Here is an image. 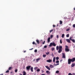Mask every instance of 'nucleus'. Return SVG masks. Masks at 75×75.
Segmentation results:
<instances>
[{"label":"nucleus","instance_id":"nucleus-1","mask_svg":"<svg viewBox=\"0 0 75 75\" xmlns=\"http://www.w3.org/2000/svg\"><path fill=\"white\" fill-rule=\"evenodd\" d=\"M75 61V57L73 58L72 59H68V64H70L71 62H74Z\"/></svg>","mask_w":75,"mask_h":75},{"label":"nucleus","instance_id":"nucleus-2","mask_svg":"<svg viewBox=\"0 0 75 75\" xmlns=\"http://www.w3.org/2000/svg\"><path fill=\"white\" fill-rule=\"evenodd\" d=\"M56 45V44H55V43L53 42V43H50V45H49V47H52V46H54V47H55V46Z\"/></svg>","mask_w":75,"mask_h":75},{"label":"nucleus","instance_id":"nucleus-3","mask_svg":"<svg viewBox=\"0 0 75 75\" xmlns=\"http://www.w3.org/2000/svg\"><path fill=\"white\" fill-rule=\"evenodd\" d=\"M62 52V47H59V50L58 51V52L59 53H61Z\"/></svg>","mask_w":75,"mask_h":75},{"label":"nucleus","instance_id":"nucleus-4","mask_svg":"<svg viewBox=\"0 0 75 75\" xmlns=\"http://www.w3.org/2000/svg\"><path fill=\"white\" fill-rule=\"evenodd\" d=\"M30 68H31V66H27L26 67V70L27 71H29L30 69Z\"/></svg>","mask_w":75,"mask_h":75},{"label":"nucleus","instance_id":"nucleus-5","mask_svg":"<svg viewBox=\"0 0 75 75\" xmlns=\"http://www.w3.org/2000/svg\"><path fill=\"white\" fill-rule=\"evenodd\" d=\"M65 51L66 52H68L69 51V50L67 47L65 48Z\"/></svg>","mask_w":75,"mask_h":75},{"label":"nucleus","instance_id":"nucleus-6","mask_svg":"<svg viewBox=\"0 0 75 75\" xmlns=\"http://www.w3.org/2000/svg\"><path fill=\"white\" fill-rule=\"evenodd\" d=\"M62 54V57L63 58L65 59L66 57H65V54H64V53H63Z\"/></svg>","mask_w":75,"mask_h":75},{"label":"nucleus","instance_id":"nucleus-7","mask_svg":"<svg viewBox=\"0 0 75 75\" xmlns=\"http://www.w3.org/2000/svg\"><path fill=\"white\" fill-rule=\"evenodd\" d=\"M46 73H47V75H50V73H51L49 71H46Z\"/></svg>","mask_w":75,"mask_h":75},{"label":"nucleus","instance_id":"nucleus-8","mask_svg":"<svg viewBox=\"0 0 75 75\" xmlns=\"http://www.w3.org/2000/svg\"><path fill=\"white\" fill-rule=\"evenodd\" d=\"M45 67H46V68H47V69H48V70H50V69H50V67H48V66H45Z\"/></svg>","mask_w":75,"mask_h":75},{"label":"nucleus","instance_id":"nucleus-9","mask_svg":"<svg viewBox=\"0 0 75 75\" xmlns=\"http://www.w3.org/2000/svg\"><path fill=\"white\" fill-rule=\"evenodd\" d=\"M41 59V58H39L37 59H36V62H38L39 61H40Z\"/></svg>","mask_w":75,"mask_h":75},{"label":"nucleus","instance_id":"nucleus-10","mask_svg":"<svg viewBox=\"0 0 75 75\" xmlns=\"http://www.w3.org/2000/svg\"><path fill=\"white\" fill-rule=\"evenodd\" d=\"M46 61L47 62H52V60L49 59V60H47Z\"/></svg>","mask_w":75,"mask_h":75},{"label":"nucleus","instance_id":"nucleus-11","mask_svg":"<svg viewBox=\"0 0 75 75\" xmlns=\"http://www.w3.org/2000/svg\"><path fill=\"white\" fill-rule=\"evenodd\" d=\"M49 67H50V68H54V66L52 64H51L50 66Z\"/></svg>","mask_w":75,"mask_h":75},{"label":"nucleus","instance_id":"nucleus-12","mask_svg":"<svg viewBox=\"0 0 75 75\" xmlns=\"http://www.w3.org/2000/svg\"><path fill=\"white\" fill-rule=\"evenodd\" d=\"M66 40L67 42H69V43H70V40L69 39H67Z\"/></svg>","mask_w":75,"mask_h":75},{"label":"nucleus","instance_id":"nucleus-13","mask_svg":"<svg viewBox=\"0 0 75 75\" xmlns=\"http://www.w3.org/2000/svg\"><path fill=\"white\" fill-rule=\"evenodd\" d=\"M75 65V63H72L71 65V67L72 68V67H74Z\"/></svg>","mask_w":75,"mask_h":75},{"label":"nucleus","instance_id":"nucleus-14","mask_svg":"<svg viewBox=\"0 0 75 75\" xmlns=\"http://www.w3.org/2000/svg\"><path fill=\"white\" fill-rule=\"evenodd\" d=\"M30 69L31 72H33V67H32Z\"/></svg>","mask_w":75,"mask_h":75},{"label":"nucleus","instance_id":"nucleus-15","mask_svg":"<svg viewBox=\"0 0 75 75\" xmlns=\"http://www.w3.org/2000/svg\"><path fill=\"white\" fill-rule=\"evenodd\" d=\"M50 41V38L49 37L47 39V42H49Z\"/></svg>","mask_w":75,"mask_h":75},{"label":"nucleus","instance_id":"nucleus-16","mask_svg":"<svg viewBox=\"0 0 75 75\" xmlns=\"http://www.w3.org/2000/svg\"><path fill=\"white\" fill-rule=\"evenodd\" d=\"M55 57H54L53 58V62H55Z\"/></svg>","mask_w":75,"mask_h":75},{"label":"nucleus","instance_id":"nucleus-17","mask_svg":"<svg viewBox=\"0 0 75 75\" xmlns=\"http://www.w3.org/2000/svg\"><path fill=\"white\" fill-rule=\"evenodd\" d=\"M59 63H57V64H53V65L54 67H56V66H57V65H59Z\"/></svg>","mask_w":75,"mask_h":75},{"label":"nucleus","instance_id":"nucleus-18","mask_svg":"<svg viewBox=\"0 0 75 75\" xmlns=\"http://www.w3.org/2000/svg\"><path fill=\"white\" fill-rule=\"evenodd\" d=\"M23 75H26V73L25 71H23Z\"/></svg>","mask_w":75,"mask_h":75},{"label":"nucleus","instance_id":"nucleus-19","mask_svg":"<svg viewBox=\"0 0 75 75\" xmlns=\"http://www.w3.org/2000/svg\"><path fill=\"white\" fill-rule=\"evenodd\" d=\"M59 22H60V25H61V24H62V21H60Z\"/></svg>","mask_w":75,"mask_h":75},{"label":"nucleus","instance_id":"nucleus-20","mask_svg":"<svg viewBox=\"0 0 75 75\" xmlns=\"http://www.w3.org/2000/svg\"><path fill=\"white\" fill-rule=\"evenodd\" d=\"M71 41H72L73 42H74V43H75V40L74 39H72Z\"/></svg>","mask_w":75,"mask_h":75},{"label":"nucleus","instance_id":"nucleus-21","mask_svg":"<svg viewBox=\"0 0 75 75\" xmlns=\"http://www.w3.org/2000/svg\"><path fill=\"white\" fill-rule=\"evenodd\" d=\"M46 56H47V55L45 54H43V57H44V58H45V57H46Z\"/></svg>","mask_w":75,"mask_h":75},{"label":"nucleus","instance_id":"nucleus-22","mask_svg":"<svg viewBox=\"0 0 75 75\" xmlns=\"http://www.w3.org/2000/svg\"><path fill=\"white\" fill-rule=\"evenodd\" d=\"M38 68L37 67H35L34 68V69L35 70V71H36L37 70V69H38Z\"/></svg>","mask_w":75,"mask_h":75},{"label":"nucleus","instance_id":"nucleus-23","mask_svg":"<svg viewBox=\"0 0 75 75\" xmlns=\"http://www.w3.org/2000/svg\"><path fill=\"white\" fill-rule=\"evenodd\" d=\"M64 36H65V35H64V34H62V38H64Z\"/></svg>","mask_w":75,"mask_h":75},{"label":"nucleus","instance_id":"nucleus-24","mask_svg":"<svg viewBox=\"0 0 75 75\" xmlns=\"http://www.w3.org/2000/svg\"><path fill=\"white\" fill-rule=\"evenodd\" d=\"M66 37L67 38L69 37V34H68L67 35Z\"/></svg>","mask_w":75,"mask_h":75},{"label":"nucleus","instance_id":"nucleus-25","mask_svg":"<svg viewBox=\"0 0 75 75\" xmlns=\"http://www.w3.org/2000/svg\"><path fill=\"white\" fill-rule=\"evenodd\" d=\"M53 30H54V29H51V30H50V33H51V32H52V31H53Z\"/></svg>","mask_w":75,"mask_h":75},{"label":"nucleus","instance_id":"nucleus-26","mask_svg":"<svg viewBox=\"0 0 75 75\" xmlns=\"http://www.w3.org/2000/svg\"><path fill=\"white\" fill-rule=\"evenodd\" d=\"M37 72H40V69H38L37 70Z\"/></svg>","mask_w":75,"mask_h":75},{"label":"nucleus","instance_id":"nucleus-27","mask_svg":"<svg viewBox=\"0 0 75 75\" xmlns=\"http://www.w3.org/2000/svg\"><path fill=\"white\" fill-rule=\"evenodd\" d=\"M59 71L57 70L56 71V74H58V73H59Z\"/></svg>","mask_w":75,"mask_h":75},{"label":"nucleus","instance_id":"nucleus-28","mask_svg":"<svg viewBox=\"0 0 75 75\" xmlns=\"http://www.w3.org/2000/svg\"><path fill=\"white\" fill-rule=\"evenodd\" d=\"M34 52H35V53L37 52V49H35L34 50Z\"/></svg>","mask_w":75,"mask_h":75},{"label":"nucleus","instance_id":"nucleus-29","mask_svg":"<svg viewBox=\"0 0 75 75\" xmlns=\"http://www.w3.org/2000/svg\"><path fill=\"white\" fill-rule=\"evenodd\" d=\"M56 60H58L59 59V57H57L56 58Z\"/></svg>","mask_w":75,"mask_h":75},{"label":"nucleus","instance_id":"nucleus-30","mask_svg":"<svg viewBox=\"0 0 75 75\" xmlns=\"http://www.w3.org/2000/svg\"><path fill=\"white\" fill-rule=\"evenodd\" d=\"M54 50H55V48H54V47H52V51H53Z\"/></svg>","mask_w":75,"mask_h":75},{"label":"nucleus","instance_id":"nucleus-31","mask_svg":"<svg viewBox=\"0 0 75 75\" xmlns=\"http://www.w3.org/2000/svg\"><path fill=\"white\" fill-rule=\"evenodd\" d=\"M60 44H62V40H60Z\"/></svg>","mask_w":75,"mask_h":75},{"label":"nucleus","instance_id":"nucleus-32","mask_svg":"<svg viewBox=\"0 0 75 75\" xmlns=\"http://www.w3.org/2000/svg\"><path fill=\"white\" fill-rule=\"evenodd\" d=\"M59 61L57 60V61H56V64H57V63H58H58H59Z\"/></svg>","mask_w":75,"mask_h":75},{"label":"nucleus","instance_id":"nucleus-33","mask_svg":"<svg viewBox=\"0 0 75 75\" xmlns=\"http://www.w3.org/2000/svg\"><path fill=\"white\" fill-rule=\"evenodd\" d=\"M46 54L47 55H48L50 54V52H46Z\"/></svg>","mask_w":75,"mask_h":75},{"label":"nucleus","instance_id":"nucleus-34","mask_svg":"<svg viewBox=\"0 0 75 75\" xmlns=\"http://www.w3.org/2000/svg\"><path fill=\"white\" fill-rule=\"evenodd\" d=\"M53 35H51V36H50V37H51V38H52V37H53Z\"/></svg>","mask_w":75,"mask_h":75},{"label":"nucleus","instance_id":"nucleus-35","mask_svg":"<svg viewBox=\"0 0 75 75\" xmlns=\"http://www.w3.org/2000/svg\"><path fill=\"white\" fill-rule=\"evenodd\" d=\"M51 55H52V57H54V54H53V53H52V54H51Z\"/></svg>","mask_w":75,"mask_h":75},{"label":"nucleus","instance_id":"nucleus-36","mask_svg":"<svg viewBox=\"0 0 75 75\" xmlns=\"http://www.w3.org/2000/svg\"><path fill=\"white\" fill-rule=\"evenodd\" d=\"M69 31V28H68L66 30V31Z\"/></svg>","mask_w":75,"mask_h":75},{"label":"nucleus","instance_id":"nucleus-37","mask_svg":"<svg viewBox=\"0 0 75 75\" xmlns=\"http://www.w3.org/2000/svg\"><path fill=\"white\" fill-rule=\"evenodd\" d=\"M72 40V37H70V38H69V40L71 41Z\"/></svg>","mask_w":75,"mask_h":75},{"label":"nucleus","instance_id":"nucleus-38","mask_svg":"<svg viewBox=\"0 0 75 75\" xmlns=\"http://www.w3.org/2000/svg\"><path fill=\"white\" fill-rule=\"evenodd\" d=\"M59 50V47H56V50L58 51Z\"/></svg>","mask_w":75,"mask_h":75},{"label":"nucleus","instance_id":"nucleus-39","mask_svg":"<svg viewBox=\"0 0 75 75\" xmlns=\"http://www.w3.org/2000/svg\"><path fill=\"white\" fill-rule=\"evenodd\" d=\"M73 27L74 28H75V24H73Z\"/></svg>","mask_w":75,"mask_h":75},{"label":"nucleus","instance_id":"nucleus-40","mask_svg":"<svg viewBox=\"0 0 75 75\" xmlns=\"http://www.w3.org/2000/svg\"><path fill=\"white\" fill-rule=\"evenodd\" d=\"M57 39L59 38V35H57Z\"/></svg>","mask_w":75,"mask_h":75},{"label":"nucleus","instance_id":"nucleus-41","mask_svg":"<svg viewBox=\"0 0 75 75\" xmlns=\"http://www.w3.org/2000/svg\"><path fill=\"white\" fill-rule=\"evenodd\" d=\"M37 43L38 44L40 43V42L39 41V40H37Z\"/></svg>","mask_w":75,"mask_h":75},{"label":"nucleus","instance_id":"nucleus-42","mask_svg":"<svg viewBox=\"0 0 75 75\" xmlns=\"http://www.w3.org/2000/svg\"><path fill=\"white\" fill-rule=\"evenodd\" d=\"M11 67H10L8 68V70H11Z\"/></svg>","mask_w":75,"mask_h":75},{"label":"nucleus","instance_id":"nucleus-43","mask_svg":"<svg viewBox=\"0 0 75 75\" xmlns=\"http://www.w3.org/2000/svg\"><path fill=\"white\" fill-rule=\"evenodd\" d=\"M6 73H8L9 72V70H7L6 71Z\"/></svg>","mask_w":75,"mask_h":75},{"label":"nucleus","instance_id":"nucleus-44","mask_svg":"<svg viewBox=\"0 0 75 75\" xmlns=\"http://www.w3.org/2000/svg\"><path fill=\"white\" fill-rule=\"evenodd\" d=\"M18 70L17 69H16L15 70V72H17Z\"/></svg>","mask_w":75,"mask_h":75},{"label":"nucleus","instance_id":"nucleus-45","mask_svg":"<svg viewBox=\"0 0 75 75\" xmlns=\"http://www.w3.org/2000/svg\"><path fill=\"white\" fill-rule=\"evenodd\" d=\"M68 75H72V74L71 73H69L68 74Z\"/></svg>","mask_w":75,"mask_h":75},{"label":"nucleus","instance_id":"nucleus-46","mask_svg":"<svg viewBox=\"0 0 75 75\" xmlns=\"http://www.w3.org/2000/svg\"><path fill=\"white\" fill-rule=\"evenodd\" d=\"M45 41H44L42 43V44H45Z\"/></svg>","mask_w":75,"mask_h":75},{"label":"nucleus","instance_id":"nucleus-47","mask_svg":"<svg viewBox=\"0 0 75 75\" xmlns=\"http://www.w3.org/2000/svg\"><path fill=\"white\" fill-rule=\"evenodd\" d=\"M41 71H42V73H44V71L42 70Z\"/></svg>","mask_w":75,"mask_h":75},{"label":"nucleus","instance_id":"nucleus-48","mask_svg":"<svg viewBox=\"0 0 75 75\" xmlns=\"http://www.w3.org/2000/svg\"><path fill=\"white\" fill-rule=\"evenodd\" d=\"M33 48H32V49H29V50H33Z\"/></svg>","mask_w":75,"mask_h":75},{"label":"nucleus","instance_id":"nucleus-49","mask_svg":"<svg viewBox=\"0 0 75 75\" xmlns=\"http://www.w3.org/2000/svg\"><path fill=\"white\" fill-rule=\"evenodd\" d=\"M53 27H55V25H53Z\"/></svg>","mask_w":75,"mask_h":75},{"label":"nucleus","instance_id":"nucleus-50","mask_svg":"<svg viewBox=\"0 0 75 75\" xmlns=\"http://www.w3.org/2000/svg\"><path fill=\"white\" fill-rule=\"evenodd\" d=\"M47 45H45V46H44V47H47Z\"/></svg>","mask_w":75,"mask_h":75},{"label":"nucleus","instance_id":"nucleus-51","mask_svg":"<svg viewBox=\"0 0 75 75\" xmlns=\"http://www.w3.org/2000/svg\"><path fill=\"white\" fill-rule=\"evenodd\" d=\"M72 75H75V73H73Z\"/></svg>","mask_w":75,"mask_h":75},{"label":"nucleus","instance_id":"nucleus-52","mask_svg":"<svg viewBox=\"0 0 75 75\" xmlns=\"http://www.w3.org/2000/svg\"><path fill=\"white\" fill-rule=\"evenodd\" d=\"M26 52V51H25L23 52Z\"/></svg>","mask_w":75,"mask_h":75},{"label":"nucleus","instance_id":"nucleus-53","mask_svg":"<svg viewBox=\"0 0 75 75\" xmlns=\"http://www.w3.org/2000/svg\"><path fill=\"white\" fill-rule=\"evenodd\" d=\"M65 47H68L67 46H66Z\"/></svg>","mask_w":75,"mask_h":75},{"label":"nucleus","instance_id":"nucleus-54","mask_svg":"<svg viewBox=\"0 0 75 75\" xmlns=\"http://www.w3.org/2000/svg\"><path fill=\"white\" fill-rule=\"evenodd\" d=\"M59 47H62V46H59Z\"/></svg>","mask_w":75,"mask_h":75},{"label":"nucleus","instance_id":"nucleus-55","mask_svg":"<svg viewBox=\"0 0 75 75\" xmlns=\"http://www.w3.org/2000/svg\"><path fill=\"white\" fill-rule=\"evenodd\" d=\"M0 75H3V74H1Z\"/></svg>","mask_w":75,"mask_h":75},{"label":"nucleus","instance_id":"nucleus-56","mask_svg":"<svg viewBox=\"0 0 75 75\" xmlns=\"http://www.w3.org/2000/svg\"><path fill=\"white\" fill-rule=\"evenodd\" d=\"M74 10H75V8H74Z\"/></svg>","mask_w":75,"mask_h":75},{"label":"nucleus","instance_id":"nucleus-57","mask_svg":"<svg viewBox=\"0 0 75 75\" xmlns=\"http://www.w3.org/2000/svg\"><path fill=\"white\" fill-rule=\"evenodd\" d=\"M33 61H35V59H34L33 60Z\"/></svg>","mask_w":75,"mask_h":75},{"label":"nucleus","instance_id":"nucleus-58","mask_svg":"<svg viewBox=\"0 0 75 75\" xmlns=\"http://www.w3.org/2000/svg\"><path fill=\"white\" fill-rule=\"evenodd\" d=\"M62 61V60H60V62H61V61Z\"/></svg>","mask_w":75,"mask_h":75},{"label":"nucleus","instance_id":"nucleus-59","mask_svg":"<svg viewBox=\"0 0 75 75\" xmlns=\"http://www.w3.org/2000/svg\"><path fill=\"white\" fill-rule=\"evenodd\" d=\"M56 47H59V46H57Z\"/></svg>","mask_w":75,"mask_h":75},{"label":"nucleus","instance_id":"nucleus-60","mask_svg":"<svg viewBox=\"0 0 75 75\" xmlns=\"http://www.w3.org/2000/svg\"><path fill=\"white\" fill-rule=\"evenodd\" d=\"M57 26H58V24L57 25Z\"/></svg>","mask_w":75,"mask_h":75},{"label":"nucleus","instance_id":"nucleus-61","mask_svg":"<svg viewBox=\"0 0 75 75\" xmlns=\"http://www.w3.org/2000/svg\"><path fill=\"white\" fill-rule=\"evenodd\" d=\"M44 48H46V47H44Z\"/></svg>","mask_w":75,"mask_h":75}]
</instances>
